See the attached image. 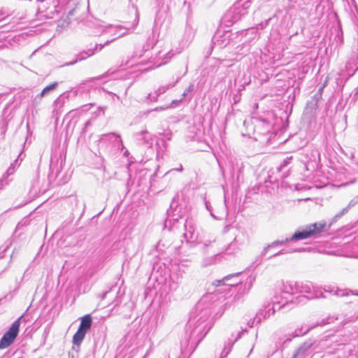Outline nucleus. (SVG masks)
I'll return each instance as SVG.
<instances>
[{"label": "nucleus", "mask_w": 358, "mask_h": 358, "mask_svg": "<svg viewBox=\"0 0 358 358\" xmlns=\"http://www.w3.org/2000/svg\"><path fill=\"white\" fill-rule=\"evenodd\" d=\"M209 312L206 308L201 310L198 315L191 316L186 326L184 338L181 341V355L192 354L212 327Z\"/></svg>", "instance_id": "nucleus-1"}, {"label": "nucleus", "mask_w": 358, "mask_h": 358, "mask_svg": "<svg viewBox=\"0 0 358 358\" xmlns=\"http://www.w3.org/2000/svg\"><path fill=\"white\" fill-rule=\"evenodd\" d=\"M245 131H242L243 136L253 138L261 143H268L276 135L273 126L268 121L257 117H252L243 122Z\"/></svg>", "instance_id": "nucleus-2"}, {"label": "nucleus", "mask_w": 358, "mask_h": 358, "mask_svg": "<svg viewBox=\"0 0 358 358\" xmlns=\"http://www.w3.org/2000/svg\"><path fill=\"white\" fill-rule=\"evenodd\" d=\"M332 223L327 224L325 221H320L318 222L313 223L305 226L301 231H296L292 236L286 238L283 240H278L273 241L264 248L261 253L262 257L266 256L268 250L271 248L276 247L278 245H284L289 241H297L299 240L306 239L310 237L315 236L320 234L322 232H326L331 227Z\"/></svg>", "instance_id": "nucleus-3"}, {"label": "nucleus", "mask_w": 358, "mask_h": 358, "mask_svg": "<svg viewBox=\"0 0 358 358\" xmlns=\"http://www.w3.org/2000/svg\"><path fill=\"white\" fill-rule=\"evenodd\" d=\"M299 293L307 294L306 296H299L296 297V300L301 301V299L306 297L308 299L318 298H329L336 294V292L330 286L322 287H313L308 282H299Z\"/></svg>", "instance_id": "nucleus-4"}, {"label": "nucleus", "mask_w": 358, "mask_h": 358, "mask_svg": "<svg viewBox=\"0 0 358 358\" xmlns=\"http://www.w3.org/2000/svg\"><path fill=\"white\" fill-rule=\"evenodd\" d=\"M22 315L16 320L9 328V329L3 334L0 340V349L6 348L10 346L17 337L19 333L20 320Z\"/></svg>", "instance_id": "nucleus-5"}, {"label": "nucleus", "mask_w": 358, "mask_h": 358, "mask_svg": "<svg viewBox=\"0 0 358 358\" xmlns=\"http://www.w3.org/2000/svg\"><path fill=\"white\" fill-rule=\"evenodd\" d=\"M357 59L350 58L345 64V69H341L339 73L340 78H337V86L345 83L350 77L352 76L357 70Z\"/></svg>", "instance_id": "nucleus-6"}, {"label": "nucleus", "mask_w": 358, "mask_h": 358, "mask_svg": "<svg viewBox=\"0 0 358 358\" xmlns=\"http://www.w3.org/2000/svg\"><path fill=\"white\" fill-rule=\"evenodd\" d=\"M115 38H113L110 41H106L103 44H95V45L93 48H88L87 50H83L80 52L78 54L76 55V60L66 63V66L69 65H73L78 62H80L83 60L86 59L87 58L94 55L96 52H99L102 50V48L106 45H108L110 43L113 41Z\"/></svg>", "instance_id": "nucleus-7"}, {"label": "nucleus", "mask_w": 358, "mask_h": 358, "mask_svg": "<svg viewBox=\"0 0 358 358\" xmlns=\"http://www.w3.org/2000/svg\"><path fill=\"white\" fill-rule=\"evenodd\" d=\"M39 4L38 9L41 13H45L48 17H53L52 15L59 12L56 0H38Z\"/></svg>", "instance_id": "nucleus-8"}, {"label": "nucleus", "mask_w": 358, "mask_h": 358, "mask_svg": "<svg viewBox=\"0 0 358 358\" xmlns=\"http://www.w3.org/2000/svg\"><path fill=\"white\" fill-rule=\"evenodd\" d=\"M315 341L308 339L303 342L294 352L292 358H307L313 351Z\"/></svg>", "instance_id": "nucleus-9"}, {"label": "nucleus", "mask_w": 358, "mask_h": 358, "mask_svg": "<svg viewBox=\"0 0 358 358\" xmlns=\"http://www.w3.org/2000/svg\"><path fill=\"white\" fill-rule=\"evenodd\" d=\"M212 43L214 46L219 48L226 47L229 43V33L217 31L212 38Z\"/></svg>", "instance_id": "nucleus-10"}, {"label": "nucleus", "mask_w": 358, "mask_h": 358, "mask_svg": "<svg viewBox=\"0 0 358 358\" xmlns=\"http://www.w3.org/2000/svg\"><path fill=\"white\" fill-rule=\"evenodd\" d=\"M315 326L311 324H302L301 327H297L292 334H290L289 335V337L285 339L283 343H289L291 342L292 338L303 336L307 334Z\"/></svg>", "instance_id": "nucleus-11"}, {"label": "nucleus", "mask_w": 358, "mask_h": 358, "mask_svg": "<svg viewBox=\"0 0 358 358\" xmlns=\"http://www.w3.org/2000/svg\"><path fill=\"white\" fill-rule=\"evenodd\" d=\"M185 232L183 234L187 242H194L196 239L194 221L192 219L186 220L184 224Z\"/></svg>", "instance_id": "nucleus-12"}, {"label": "nucleus", "mask_w": 358, "mask_h": 358, "mask_svg": "<svg viewBox=\"0 0 358 358\" xmlns=\"http://www.w3.org/2000/svg\"><path fill=\"white\" fill-rule=\"evenodd\" d=\"M138 143L145 148H151L153 143L152 135L146 130L136 134Z\"/></svg>", "instance_id": "nucleus-13"}, {"label": "nucleus", "mask_w": 358, "mask_h": 358, "mask_svg": "<svg viewBox=\"0 0 358 358\" xmlns=\"http://www.w3.org/2000/svg\"><path fill=\"white\" fill-rule=\"evenodd\" d=\"M299 282L287 281L282 283L281 292L282 294L292 296L299 294Z\"/></svg>", "instance_id": "nucleus-14"}, {"label": "nucleus", "mask_w": 358, "mask_h": 358, "mask_svg": "<svg viewBox=\"0 0 358 358\" xmlns=\"http://www.w3.org/2000/svg\"><path fill=\"white\" fill-rule=\"evenodd\" d=\"M275 312V305L273 304V306L271 307V305L268 304L267 306L264 307V309H260L259 310L255 317V320H257V323H260L263 320H266L271 315H273Z\"/></svg>", "instance_id": "nucleus-15"}, {"label": "nucleus", "mask_w": 358, "mask_h": 358, "mask_svg": "<svg viewBox=\"0 0 358 358\" xmlns=\"http://www.w3.org/2000/svg\"><path fill=\"white\" fill-rule=\"evenodd\" d=\"M240 274H241V272H238L236 273H233V274L228 275L225 276L222 280H215L213 283V285H214L215 286H220V285H228V286H231V287L236 286L238 284L240 283V281H238V280H236V281H234V282L231 281V282H228V281H229L233 278L238 277Z\"/></svg>", "instance_id": "nucleus-16"}, {"label": "nucleus", "mask_w": 358, "mask_h": 358, "mask_svg": "<svg viewBox=\"0 0 358 358\" xmlns=\"http://www.w3.org/2000/svg\"><path fill=\"white\" fill-rule=\"evenodd\" d=\"M243 331H247L246 329H242V331L241 332H239L236 336V338L234 339V341H231V340H229V341L227 342V343L225 345L222 353H221V357L222 358L223 357H226L228 354L230 352L234 343L236 341H237L241 337V335L243 334Z\"/></svg>", "instance_id": "nucleus-17"}, {"label": "nucleus", "mask_w": 358, "mask_h": 358, "mask_svg": "<svg viewBox=\"0 0 358 358\" xmlns=\"http://www.w3.org/2000/svg\"><path fill=\"white\" fill-rule=\"evenodd\" d=\"M92 323V317L90 315H86L81 318L78 329H81L84 331V332L87 333V331L91 328Z\"/></svg>", "instance_id": "nucleus-18"}, {"label": "nucleus", "mask_w": 358, "mask_h": 358, "mask_svg": "<svg viewBox=\"0 0 358 358\" xmlns=\"http://www.w3.org/2000/svg\"><path fill=\"white\" fill-rule=\"evenodd\" d=\"M86 333L81 329H78L76 334L73 336V346H77L80 348V344L82 343Z\"/></svg>", "instance_id": "nucleus-19"}, {"label": "nucleus", "mask_w": 358, "mask_h": 358, "mask_svg": "<svg viewBox=\"0 0 358 358\" xmlns=\"http://www.w3.org/2000/svg\"><path fill=\"white\" fill-rule=\"evenodd\" d=\"M351 236H352V233L345 235L342 238V240L343 241H339L338 243H337V244H338V243L343 244V245L350 244V246H353V247L355 246L356 248L358 249V238H354L353 239H351Z\"/></svg>", "instance_id": "nucleus-20"}, {"label": "nucleus", "mask_w": 358, "mask_h": 358, "mask_svg": "<svg viewBox=\"0 0 358 358\" xmlns=\"http://www.w3.org/2000/svg\"><path fill=\"white\" fill-rule=\"evenodd\" d=\"M111 138H115V141H117V142L120 144L121 145H122V141L121 140L120 138V136L119 134H115V133H110V134H102L101 136H100V138L99 140L101 141H106V140H109Z\"/></svg>", "instance_id": "nucleus-21"}, {"label": "nucleus", "mask_w": 358, "mask_h": 358, "mask_svg": "<svg viewBox=\"0 0 358 358\" xmlns=\"http://www.w3.org/2000/svg\"><path fill=\"white\" fill-rule=\"evenodd\" d=\"M337 296H348L350 294L358 296V290H351L349 289H339L337 287Z\"/></svg>", "instance_id": "nucleus-22"}, {"label": "nucleus", "mask_w": 358, "mask_h": 358, "mask_svg": "<svg viewBox=\"0 0 358 358\" xmlns=\"http://www.w3.org/2000/svg\"><path fill=\"white\" fill-rule=\"evenodd\" d=\"M322 90V87H320L319 91L313 96L312 100L308 101L307 103L308 106H310L311 108L317 106L319 100L322 97L321 91Z\"/></svg>", "instance_id": "nucleus-23"}, {"label": "nucleus", "mask_w": 358, "mask_h": 358, "mask_svg": "<svg viewBox=\"0 0 358 358\" xmlns=\"http://www.w3.org/2000/svg\"><path fill=\"white\" fill-rule=\"evenodd\" d=\"M357 203H358V195L357 196H355V198H353L349 202L348 205L345 208H343L341 212H340L338 214H337V218L345 215L351 207L355 206Z\"/></svg>", "instance_id": "nucleus-24"}, {"label": "nucleus", "mask_w": 358, "mask_h": 358, "mask_svg": "<svg viewBox=\"0 0 358 358\" xmlns=\"http://www.w3.org/2000/svg\"><path fill=\"white\" fill-rule=\"evenodd\" d=\"M57 83H52L48 86H46L43 90L42 92L36 97V99H41L43 96H44L45 95H46L48 93H49L51 90H53L54 89L56 88V87L57 86Z\"/></svg>", "instance_id": "nucleus-25"}, {"label": "nucleus", "mask_w": 358, "mask_h": 358, "mask_svg": "<svg viewBox=\"0 0 358 358\" xmlns=\"http://www.w3.org/2000/svg\"><path fill=\"white\" fill-rule=\"evenodd\" d=\"M303 251H305L304 248H297V249H294L292 250H287L283 249V250H281L278 251V252L271 255L268 258L271 259L274 257H277V256H279L281 255L287 254V253H290V252H301Z\"/></svg>", "instance_id": "nucleus-26"}, {"label": "nucleus", "mask_w": 358, "mask_h": 358, "mask_svg": "<svg viewBox=\"0 0 358 358\" xmlns=\"http://www.w3.org/2000/svg\"><path fill=\"white\" fill-rule=\"evenodd\" d=\"M80 347L72 346L71 350L68 353L69 358H79Z\"/></svg>", "instance_id": "nucleus-27"}, {"label": "nucleus", "mask_w": 358, "mask_h": 358, "mask_svg": "<svg viewBox=\"0 0 358 358\" xmlns=\"http://www.w3.org/2000/svg\"><path fill=\"white\" fill-rule=\"evenodd\" d=\"M177 82H178V80L176 82L173 83L172 84H169L166 85H163V86L159 87L156 90L157 92V94L161 95V94L165 93L166 91L168 90L169 88L173 87L176 84Z\"/></svg>", "instance_id": "nucleus-28"}, {"label": "nucleus", "mask_w": 358, "mask_h": 358, "mask_svg": "<svg viewBox=\"0 0 358 358\" xmlns=\"http://www.w3.org/2000/svg\"><path fill=\"white\" fill-rule=\"evenodd\" d=\"M292 158V156H289L284 159L280 166L278 168V171L279 172L282 171L286 166H287L291 163Z\"/></svg>", "instance_id": "nucleus-29"}, {"label": "nucleus", "mask_w": 358, "mask_h": 358, "mask_svg": "<svg viewBox=\"0 0 358 358\" xmlns=\"http://www.w3.org/2000/svg\"><path fill=\"white\" fill-rule=\"evenodd\" d=\"M195 34V30L192 25L187 24L185 27V34L187 36L188 39H192Z\"/></svg>", "instance_id": "nucleus-30"}, {"label": "nucleus", "mask_w": 358, "mask_h": 358, "mask_svg": "<svg viewBox=\"0 0 358 358\" xmlns=\"http://www.w3.org/2000/svg\"><path fill=\"white\" fill-rule=\"evenodd\" d=\"M18 159H15V162L10 164V166L8 167V169L6 171V175L7 176H11L15 173L16 166H19L17 164Z\"/></svg>", "instance_id": "nucleus-31"}, {"label": "nucleus", "mask_w": 358, "mask_h": 358, "mask_svg": "<svg viewBox=\"0 0 358 358\" xmlns=\"http://www.w3.org/2000/svg\"><path fill=\"white\" fill-rule=\"evenodd\" d=\"M317 167V162L315 159H314L313 161H310V162H308L306 164H305V169L306 171H314Z\"/></svg>", "instance_id": "nucleus-32"}, {"label": "nucleus", "mask_w": 358, "mask_h": 358, "mask_svg": "<svg viewBox=\"0 0 358 358\" xmlns=\"http://www.w3.org/2000/svg\"><path fill=\"white\" fill-rule=\"evenodd\" d=\"M159 96H160V94H158L157 92L155 91L154 93H150L148 94L147 99L150 100V101L156 102Z\"/></svg>", "instance_id": "nucleus-33"}, {"label": "nucleus", "mask_w": 358, "mask_h": 358, "mask_svg": "<svg viewBox=\"0 0 358 358\" xmlns=\"http://www.w3.org/2000/svg\"><path fill=\"white\" fill-rule=\"evenodd\" d=\"M337 37L339 38L341 43L343 42V31L341 27L340 22L337 20Z\"/></svg>", "instance_id": "nucleus-34"}, {"label": "nucleus", "mask_w": 358, "mask_h": 358, "mask_svg": "<svg viewBox=\"0 0 358 358\" xmlns=\"http://www.w3.org/2000/svg\"><path fill=\"white\" fill-rule=\"evenodd\" d=\"M77 10V8L75 7V8H71L69 11H68V15L66 16V18L68 19V22H67V24H69L71 21V17L74 15L75 13L76 12Z\"/></svg>", "instance_id": "nucleus-35"}, {"label": "nucleus", "mask_w": 358, "mask_h": 358, "mask_svg": "<svg viewBox=\"0 0 358 358\" xmlns=\"http://www.w3.org/2000/svg\"><path fill=\"white\" fill-rule=\"evenodd\" d=\"M339 147V150H341V152H342L343 153V155H345V159L341 157L342 160L345 162V160H351L352 157H353V155H352V152H350L349 153H345L344 152L343 148L340 146Z\"/></svg>", "instance_id": "nucleus-36"}, {"label": "nucleus", "mask_w": 358, "mask_h": 358, "mask_svg": "<svg viewBox=\"0 0 358 358\" xmlns=\"http://www.w3.org/2000/svg\"><path fill=\"white\" fill-rule=\"evenodd\" d=\"M70 0H56V3L58 7H64L68 6L70 4Z\"/></svg>", "instance_id": "nucleus-37"}, {"label": "nucleus", "mask_w": 358, "mask_h": 358, "mask_svg": "<svg viewBox=\"0 0 358 358\" xmlns=\"http://www.w3.org/2000/svg\"><path fill=\"white\" fill-rule=\"evenodd\" d=\"M272 20V17H269L268 19L266 20L264 22H262L261 23L258 24L257 27L264 29H265L269 24V22Z\"/></svg>", "instance_id": "nucleus-38"}, {"label": "nucleus", "mask_w": 358, "mask_h": 358, "mask_svg": "<svg viewBox=\"0 0 358 358\" xmlns=\"http://www.w3.org/2000/svg\"><path fill=\"white\" fill-rule=\"evenodd\" d=\"M204 199V203H205V206H206V209L210 212V215L213 217H215V215L213 214V211H212V208H211V206H210V203L209 201H208L206 198L203 199Z\"/></svg>", "instance_id": "nucleus-39"}, {"label": "nucleus", "mask_w": 358, "mask_h": 358, "mask_svg": "<svg viewBox=\"0 0 358 358\" xmlns=\"http://www.w3.org/2000/svg\"><path fill=\"white\" fill-rule=\"evenodd\" d=\"M342 170H343L344 172H348V169L345 168V167H343L341 169V170L338 171V168L337 167V178L338 177V175L340 176L341 174H343V172L341 171ZM338 180V179L337 178V181ZM339 180H341V178H339Z\"/></svg>", "instance_id": "nucleus-40"}, {"label": "nucleus", "mask_w": 358, "mask_h": 358, "mask_svg": "<svg viewBox=\"0 0 358 358\" xmlns=\"http://www.w3.org/2000/svg\"><path fill=\"white\" fill-rule=\"evenodd\" d=\"M215 239L213 238L212 240H207V241H205L203 243V246L206 248L208 245H210L212 243L215 242Z\"/></svg>", "instance_id": "nucleus-41"}, {"label": "nucleus", "mask_w": 358, "mask_h": 358, "mask_svg": "<svg viewBox=\"0 0 358 358\" xmlns=\"http://www.w3.org/2000/svg\"><path fill=\"white\" fill-rule=\"evenodd\" d=\"M352 182L353 181L352 180H350V181H346V182H341L340 184H337L336 187L338 188V187L345 186L350 183H352Z\"/></svg>", "instance_id": "nucleus-42"}, {"label": "nucleus", "mask_w": 358, "mask_h": 358, "mask_svg": "<svg viewBox=\"0 0 358 358\" xmlns=\"http://www.w3.org/2000/svg\"><path fill=\"white\" fill-rule=\"evenodd\" d=\"M285 299H286V301L284 303H282V305L279 306L278 309H280L281 308H283L289 301H290L292 303L293 302V299H289L287 297H285Z\"/></svg>", "instance_id": "nucleus-43"}, {"label": "nucleus", "mask_w": 358, "mask_h": 358, "mask_svg": "<svg viewBox=\"0 0 358 358\" xmlns=\"http://www.w3.org/2000/svg\"><path fill=\"white\" fill-rule=\"evenodd\" d=\"M166 108H168V107L160 106V107L155 108V109L152 110L151 111H161V110H164Z\"/></svg>", "instance_id": "nucleus-44"}, {"label": "nucleus", "mask_w": 358, "mask_h": 358, "mask_svg": "<svg viewBox=\"0 0 358 358\" xmlns=\"http://www.w3.org/2000/svg\"><path fill=\"white\" fill-rule=\"evenodd\" d=\"M255 321L257 322V320H255V318L253 320H250V321L248 322V325L250 327H252Z\"/></svg>", "instance_id": "nucleus-45"}, {"label": "nucleus", "mask_w": 358, "mask_h": 358, "mask_svg": "<svg viewBox=\"0 0 358 358\" xmlns=\"http://www.w3.org/2000/svg\"><path fill=\"white\" fill-rule=\"evenodd\" d=\"M194 86L192 85H190L188 89L183 93V96H186L187 93L192 91L193 90Z\"/></svg>", "instance_id": "nucleus-46"}, {"label": "nucleus", "mask_w": 358, "mask_h": 358, "mask_svg": "<svg viewBox=\"0 0 358 358\" xmlns=\"http://www.w3.org/2000/svg\"><path fill=\"white\" fill-rule=\"evenodd\" d=\"M343 234V230H340L339 231H337V235H336V237H337V240L338 239H340L342 236V235Z\"/></svg>", "instance_id": "nucleus-47"}, {"label": "nucleus", "mask_w": 358, "mask_h": 358, "mask_svg": "<svg viewBox=\"0 0 358 358\" xmlns=\"http://www.w3.org/2000/svg\"><path fill=\"white\" fill-rule=\"evenodd\" d=\"M234 246V243H230V245H229V248L226 250V252L227 254H230L231 252L229 251V250H230L231 248H233Z\"/></svg>", "instance_id": "nucleus-48"}, {"label": "nucleus", "mask_w": 358, "mask_h": 358, "mask_svg": "<svg viewBox=\"0 0 358 358\" xmlns=\"http://www.w3.org/2000/svg\"><path fill=\"white\" fill-rule=\"evenodd\" d=\"M223 214L224 215H227V205L224 203V211H223Z\"/></svg>", "instance_id": "nucleus-49"}, {"label": "nucleus", "mask_w": 358, "mask_h": 358, "mask_svg": "<svg viewBox=\"0 0 358 358\" xmlns=\"http://www.w3.org/2000/svg\"><path fill=\"white\" fill-rule=\"evenodd\" d=\"M176 171H182L183 169H182V166L180 164V167H178V169H175Z\"/></svg>", "instance_id": "nucleus-50"}, {"label": "nucleus", "mask_w": 358, "mask_h": 358, "mask_svg": "<svg viewBox=\"0 0 358 358\" xmlns=\"http://www.w3.org/2000/svg\"><path fill=\"white\" fill-rule=\"evenodd\" d=\"M90 124V121H87L85 124V129Z\"/></svg>", "instance_id": "nucleus-51"}, {"label": "nucleus", "mask_w": 358, "mask_h": 358, "mask_svg": "<svg viewBox=\"0 0 358 358\" xmlns=\"http://www.w3.org/2000/svg\"><path fill=\"white\" fill-rule=\"evenodd\" d=\"M357 317H358V315H357V316H355H355H352V317H350V321H352V320H355V318H357Z\"/></svg>", "instance_id": "nucleus-52"}, {"label": "nucleus", "mask_w": 358, "mask_h": 358, "mask_svg": "<svg viewBox=\"0 0 358 358\" xmlns=\"http://www.w3.org/2000/svg\"><path fill=\"white\" fill-rule=\"evenodd\" d=\"M3 182H4V180H1V181L0 182V189L2 187V185H3Z\"/></svg>", "instance_id": "nucleus-53"}, {"label": "nucleus", "mask_w": 358, "mask_h": 358, "mask_svg": "<svg viewBox=\"0 0 358 358\" xmlns=\"http://www.w3.org/2000/svg\"><path fill=\"white\" fill-rule=\"evenodd\" d=\"M138 20H137L136 22L135 23V24L133 26V28L134 29L136 27V26L138 24Z\"/></svg>", "instance_id": "nucleus-54"}, {"label": "nucleus", "mask_w": 358, "mask_h": 358, "mask_svg": "<svg viewBox=\"0 0 358 358\" xmlns=\"http://www.w3.org/2000/svg\"><path fill=\"white\" fill-rule=\"evenodd\" d=\"M116 28L120 29H122V27L121 26H117Z\"/></svg>", "instance_id": "nucleus-55"}, {"label": "nucleus", "mask_w": 358, "mask_h": 358, "mask_svg": "<svg viewBox=\"0 0 358 358\" xmlns=\"http://www.w3.org/2000/svg\"><path fill=\"white\" fill-rule=\"evenodd\" d=\"M183 4H184V5H186V4H187V1H185L183 2Z\"/></svg>", "instance_id": "nucleus-56"}, {"label": "nucleus", "mask_w": 358, "mask_h": 358, "mask_svg": "<svg viewBox=\"0 0 358 358\" xmlns=\"http://www.w3.org/2000/svg\"><path fill=\"white\" fill-rule=\"evenodd\" d=\"M329 336H330V335H328V336H327L325 338H327V337H329ZM327 340H328L327 338H325V341H327Z\"/></svg>", "instance_id": "nucleus-57"}, {"label": "nucleus", "mask_w": 358, "mask_h": 358, "mask_svg": "<svg viewBox=\"0 0 358 358\" xmlns=\"http://www.w3.org/2000/svg\"><path fill=\"white\" fill-rule=\"evenodd\" d=\"M337 38H338V40H336V42H338V41L341 42V41L339 40V38L337 37Z\"/></svg>", "instance_id": "nucleus-58"}, {"label": "nucleus", "mask_w": 358, "mask_h": 358, "mask_svg": "<svg viewBox=\"0 0 358 358\" xmlns=\"http://www.w3.org/2000/svg\"><path fill=\"white\" fill-rule=\"evenodd\" d=\"M315 153H316L317 156L319 157V154L317 152H315Z\"/></svg>", "instance_id": "nucleus-59"}, {"label": "nucleus", "mask_w": 358, "mask_h": 358, "mask_svg": "<svg viewBox=\"0 0 358 358\" xmlns=\"http://www.w3.org/2000/svg\"><path fill=\"white\" fill-rule=\"evenodd\" d=\"M168 358H170V354L169 355V357H168Z\"/></svg>", "instance_id": "nucleus-60"}]
</instances>
